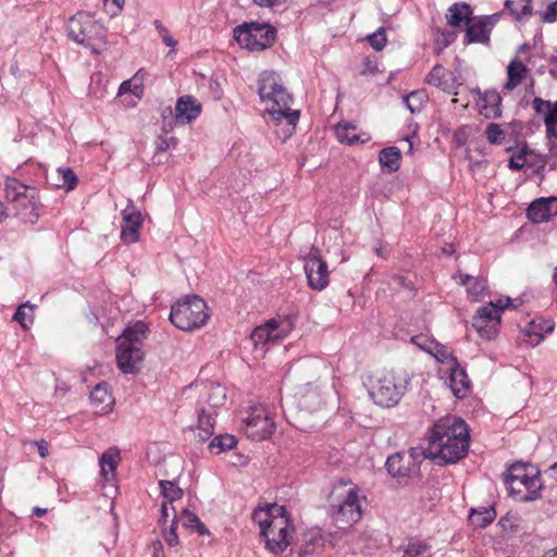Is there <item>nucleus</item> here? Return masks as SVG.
<instances>
[{
	"mask_svg": "<svg viewBox=\"0 0 557 557\" xmlns=\"http://www.w3.org/2000/svg\"><path fill=\"white\" fill-rule=\"evenodd\" d=\"M469 430L463 420L446 416L437 420L429 435L428 455L444 463L463 458L469 448Z\"/></svg>",
	"mask_w": 557,
	"mask_h": 557,
	"instance_id": "obj_1",
	"label": "nucleus"
},
{
	"mask_svg": "<svg viewBox=\"0 0 557 557\" xmlns=\"http://www.w3.org/2000/svg\"><path fill=\"white\" fill-rule=\"evenodd\" d=\"M259 95L268 114L276 122L277 126H283L284 138L289 137L296 128L299 112L289 108L292 97L276 73L264 72L260 76Z\"/></svg>",
	"mask_w": 557,
	"mask_h": 557,
	"instance_id": "obj_2",
	"label": "nucleus"
},
{
	"mask_svg": "<svg viewBox=\"0 0 557 557\" xmlns=\"http://www.w3.org/2000/svg\"><path fill=\"white\" fill-rule=\"evenodd\" d=\"M253 520L259 524L267 547L272 553H282L290 544L293 528L286 515V509L276 504L267 509L255 510Z\"/></svg>",
	"mask_w": 557,
	"mask_h": 557,
	"instance_id": "obj_3",
	"label": "nucleus"
},
{
	"mask_svg": "<svg viewBox=\"0 0 557 557\" xmlns=\"http://www.w3.org/2000/svg\"><path fill=\"white\" fill-rule=\"evenodd\" d=\"M368 381L373 401L381 407H393L407 392L410 376L403 369H391L374 373Z\"/></svg>",
	"mask_w": 557,
	"mask_h": 557,
	"instance_id": "obj_4",
	"label": "nucleus"
},
{
	"mask_svg": "<svg viewBox=\"0 0 557 557\" xmlns=\"http://www.w3.org/2000/svg\"><path fill=\"white\" fill-rule=\"evenodd\" d=\"M508 494L517 502H532L542 490L541 473L532 465L515 463L505 476Z\"/></svg>",
	"mask_w": 557,
	"mask_h": 557,
	"instance_id": "obj_5",
	"label": "nucleus"
},
{
	"mask_svg": "<svg viewBox=\"0 0 557 557\" xmlns=\"http://www.w3.org/2000/svg\"><path fill=\"white\" fill-rule=\"evenodd\" d=\"M4 198L11 211L24 223L34 224L39 216V202L35 188L13 177L4 182Z\"/></svg>",
	"mask_w": 557,
	"mask_h": 557,
	"instance_id": "obj_6",
	"label": "nucleus"
},
{
	"mask_svg": "<svg viewBox=\"0 0 557 557\" xmlns=\"http://www.w3.org/2000/svg\"><path fill=\"white\" fill-rule=\"evenodd\" d=\"M70 38L90 49L95 53H100L107 45V33L104 27L88 14L78 13L73 16L67 24Z\"/></svg>",
	"mask_w": 557,
	"mask_h": 557,
	"instance_id": "obj_7",
	"label": "nucleus"
},
{
	"mask_svg": "<svg viewBox=\"0 0 557 557\" xmlns=\"http://www.w3.org/2000/svg\"><path fill=\"white\" fill-rule=\"evenodd\" d=\"M209 319L207 304L198 296L186 297L171 309V322L182 331H193L203 326Z\"/></svg>",
	"mask_w": 557,
	"mask_h": 557,
	"instance_id": "obj_8",
	"label": "nucleus"
},
{
	"mask_svg": "<svg viewBox=\"0 0 557 557\" xmlns=\"http://www.w3.org/2000/svg\"><path fill=\"white\" fill-rule=\"evenodd\" d=\"M327 372L325 362L319 358L306 357L292 364L288 371V379L293 389L324 385L322 377Z\"/></svg>",
	"mask_w": 557,
	"mask_h": 557,
	"instance_id": "obj_9",
	"label": "nucleus"
},
{
	"mask_svg": "<svg viewBox=\"0 0 557 557\" xmlns=\"http://www.w3.org/2000/svg\"><path fill=\"white\" fill-rule=\"evenodd\" d=\"M234 38L244 49L262 51L274 42L275 30L267 24H243L234 29Z\"/></svg>",
	"mask_w": 557,
	"mask_h": 557,
	"instance_id": "obj_10",
	"label": "nucleus"
},
{
	"mask_svg": "<svg viewBox=\"0 0 557 557\" xmlns=\"http://www.w3.org/2000/svg\"><path fill=\"white\" fill-rule=\"evenodd\" d=\"M242 430L252 441H264L274 433L275 423L267 407L255 405L245 412Z\"/></svg>",
	"mask_w": 557,
	"mask_h": 557,
	"instance_id": "obj_11",
	"label": "nucleus"
},
{
	"mask_svg": "<svg viewBox=\"0 0 557 557\" xmlns=\"http://www.w3.org/2000/svg\"><path fill=\"white\" fill-rule=\"evenodd\" d=\"M511 299L509 297L499 298L495 302L491 301L487 306L481 307L473 317V327L484 338H493L498 333L502 312L509 307Z\"/></svg>",
	"mask_w": 557,
	"mask_h": 557,
	"instance_id": "obj_12",
	"label": "nucleus"
},
{
	"mask_svg": "<svg viewBox=\"0 0 557 557\" xmlns=\"http://www.w3.org/2000/svg\"><path fill=\"white\" fill-rule=\"evenodd\" d=\"M294 329L293 321L287 317H278L257 326L251 333V341L258 348H265L284 339Z\"/></svg>",
	"mask_w": 557,
	"mask_h": 557,
	"instance_id": "obj_13",
	"label": "nucleus"
},
{
	"mask_svg": "<svg viewBox=\"0 0 557 557\" xmlns=\"http://www.w3.org/2000/svg\"><path fill=\"white\" fill-rule=\"evenodd\" d=\"M366 497L360 495L357 487H349L337 505L334 519L337 523L350 525L358 522L362 516V503Z\"/></svg>",
	"mask_w": 557,
	"mask_h": 557,
	"instance_id": "obj_14",
	"label": "nucleus"
},
{
	"mask_svg": "<svg viewBox=\"0 0 557 557\" xmlns=\"http://www.w3.org/2000/svg\"><path fill=\"white\" fill-rule=\"evenodd\" d=\"M115 359L117 368L124 374H136L144 367L145 352L141 347L116 343Z\"/></svg>",
	"mask_w": 557,
	"mask_h": 557,
	"instance_id": "obj_15",
	"label": "nucleus"
},
{
	"mask_svg": "<svg viewBox=\"0 0 557 557\" xmlns=\"http://www.w3.org/2000/svg\"><path fill=\"white\" fill-rule=\"evenodd\" d=\"M532 107L537 114L543 115L549 151L557 150V100L552 102L535 97L532 101Z\"/></svg>",
	"mask_w": 557,
	"mask_h": 557,
	"instance_id": "obj_16",
	"label": "nucleus"
},
{
	"mask_svg": "<svg viewBox=\"0 0 557 557\" xmlns=\"http://www.w3.org/2000/svg\"><path fill=\"white\" fill-rule=\"evenodd\" d=\"M304 268L310 288L314 290H322L329 285L327 264L318 256L317 252L311 251L305 258Z\"/></svg>",
	"mask_w": 557,
	"mask_h": 557,
	"instance_id": "obj_17",
	"label": "nucleus"
},
{
	"mask_svg": "<svg viewBox=\"0 0 557 557\" xmlns=\"http://www.w3.org/2000/svg\"><path fill=\"white\" fill-rule=\"evenodd\" d=\"M323 387L324 385H314L295 388L294 399L299 410L313 413L322 409L326 401Z\"/></svg>",
	"mask_w": 557,
	"mask_h": 557,
	"instance_id": "obj_18",
	"label": "nucleus"
},
{
	"mask_svg": "<svg viewBox=\"0 0 557 557\" xmlns=\"http://www.w3.org/2000/svg\"><path fill=\"white\" fill-rule=\"evenodd\" d=\"M123 224L121 238L126 244L136 243L139 238V230L143 225V215L132 200H128L127 207L122 211Z\"/></svg>",
	"mask_w": 557,
	"mask_h": 557,
	"instance_id": "obj_19",
	"label": "nucleus"
},
{
	"mask_svg": "<svg viewBox=\"0 0 557 557\" xmlns=\"http://www.w3.org/2000/svg\"><path fill=\"white\" fill-rule=\"evenodd\" d=\"M386 469L393 476L405 478L418 472L419 467L414 460L413 453H397L387 458Z\"/></svg>",
	"mask_w": 557,
	"mask_h": 557,
	"instance_id": "obj_20",
	"label": "nucleus"
},
{
	"mask_svg": "<svg viewBox=\"0 0 557 557\" xmlns=\"http://www.w3.org/2000/svg\"><path fill=\"white\" fill-rule=\"evenodd\" d=\"M498 20V15L471 18L466 29V42H485L490 38V30Z\"/></svg>",
	"mask_w": 557,
	"mask_h": 557,
	"instance_id": "obj_21",
	"label": "nucleus"
},
{
	"mask_svg": "<svg viewBox=\"0 0 557 557\" xmlns=\"http://www.w3.org/2000/svg\"><path fill=\"white\" fill-rule=\"evenodd\" d=\"M479 112L485 119L495 120L502 116V97L495 89L476 91Z\"/></svg>",
	"mask_w": 557,
	"mask_h": 557,
	"instance_id": "obj_22",
	"label": "nucleus"
},
{
	"mask_svg": "<svg viewBox=\"0 0 557 557\" xmlns=\"http://www.w3.org/2000/svg\"><path fill=\"white\" fill-rule=\"evenodd\" d=\"M527 214L533 223L547 222L557 215V197L540 198L533 201L528 208Z\"/></svg>",
	"mask_w": 557,
	"mask_h": 557,
	"instance_id": "obj_23",
	"label": "nucleus"
},
{
	"mask_svg": "<svg viewBox=\"0 0 557 557\" xmlns=\"http://www.w3.org/2000/svg\"><path fill=\"white\" fill-rule=\"evenodd\" d=\"M426 83L431 86L442 89L447 94L457 95V87L459 86L455 74L445 70L441 65H435L426 76Z\"/></svg>",
	"mask_w": 557,
	"mask_h": 557,
	"instance_id": "obj_24",
	"label": "nucleus"
},
{
	"mask_svg": "<svg viewBox=\"0 0 557 557\" xmlns=\"http://www.w3.org/2000/svg\"><path fill=\"white\" fill-rule=\"evenodd\" d=\"M201 113L200 102L191 96L178 98L175 106V120L180 124H188L196 120Z\"/></svg>",
	"mask_w": 557,
	"mask_h": 557,
	"instance_id": "obj_25",
	"label": "nucleus"
},
{
	"mask_svg": "<svg viewBox=\"0 0 557 557\" xmlns=\"http://www.w3.org/2000/svg\"><path fill=\"white\" fill-rule=\"evenodd\" d=\"M89 398L96 413L106 414L112 411L114 397L107 383L102 382L96 385Z\"/></svg>",
	"mask_w": 557,
	"mask_h": 557,
	"instance_id": "obj_26",
	"label": "nucleus"
},
{
	"mask_svg": "<svg viewBox=\"0 0 557 557\" xmlns=\"http://www.w3.org/2000/svg\"><path fill=\"white\" fill-rule=\"evenodd\" d=\"M530 76V70L519 59H513L507 66V81L503 91L510 92Z\"/></svg>",
	"mask_w": 557,
	"mask_h": 557,
	"instance_id": "obj_27",
	"label": "nucleus"
},
{
	"mask_svg": "<svg viewBox=\"0 0 557 557\" xmlns=\"http://www.w3.org/2000/svg\"><path fill=\"white\" fill-rule=\"evenodd\" d=\"M449 371V387L453 394L459 398H465L470 391V380L466 371L458 364L447 369Z\"/></svg>",
	"mask_w": 557,
	"mask_h": 557,
	"instance_id": "obj_28",
	"label": "nucleus"
},
{
	"mask_svg": "<svg viewBox=\"0 0 557 557\" xmlns=\"http://www.w3.org/2000/svg\"><path fill=\"white\" fill-rule=\"evenodd\" d=\"M335 135L338 141L347 145L367 143L370 136L367 133H357V126L350 122H341L335 126Z\"/></svg>",
	"mask_w": 557,
	"mask_h": 557,
	"instance_id": "obj_29",
	"label": "nucleus"
},
{
	"mask_svg": "<svg viewBox=\"0 0 557 557\" xmlns=\"http://www.w3.org/2000/svg\"><path fill=\"white\" fill-rule=\"evenodd\" d=\"M121 461V454L116 447H110L99 458L100 474L110 482L115 478L116 468Z\"/></svg>",
	"mask_w": 557,
	"mask_h": 557,
	"instance_id": "obj_30",
	"label": "nucleus"
},
{
	"mask_svg": "<svg viewBox=\"0 0 557 557\" xmlns=\"http://www.w3.org/2000/svg\"><path fill=\"white\" fill-rule=\"evenodd\" d=\"M148 327L143 321H136L128 324L122 335L116 339V343L132 344L133 346L141 347L147 337Z\"/></svg>",
	"mask_w": 557,
	"mask_h": 557,
	"instance_id": "obj_31",
	"label": "nucleus"
},
{
	"mask_svg": "<svg viewBox=\"0 0 557 557\" xmlns=\"http://www.w3.org/2000/svg\"><path fill=\"white\" fill-rule=\"evenodd\" d=\"M472 10L469 4L454 3L446 14L447 23L453 27H463L470 23Z\"/></svg>",
	"mask_w": 557,
	"mask_h": 557,
	"instance_id": "obj_32",
	"label": "nucleus"
},
{
	"mask_svg": "<svg viewBox=\"0 0 557 557\" xmlns=\"http://www.w3.org/2000/svg\"><path fill=\"white\" fill-rule=\"evenodd\" d=\"M460 283L468 286V297L473 301H479L487 294L486 282L482 278L471 275L460 276Z\"/></svg>",
	"mask_w": 557,
	"mask_h": 557,
	"instance_id": "obj_33",
	"label": "nucleus"
},
{
	"mask_svg": "<svg viewBox=\"0 0 557 557\" xmlns=\"http://www.w3.org/2000/svg\"><path fill=\"white\" fill-rule=\"evenodd\" d=\"M400 150L397 147H387L380 151L379 162L382 170L393 173L400 166Z\"/></svg>",
	"mask_w": 557,
	"mask_h": 557,
	"instance_id": "obj_34",
	"label": "nucleus"
},
{
	"mask_svg": "<svg viewBox=\"0 0 557 557\" xmlns=\"http://www.w3.org/2000/svg\"><path fill=\"white\" fill-rule=\"evenodd\" d=\"M205 389L206 401L211 408L216 409L225 404L226 391L221 384L210 382L206 384Z\"/></svg>",
	"mask_w": 557,
	"mask_h": 557,
	"instance_id": "obj_35",
	"label": "nucleus"
},
{
	"mask_svg": "<svg viewBox=\"0 0 557 557\" xmlns=\"http://www.w3.org/2000/svg\"><path fill=\"white\" fill-rule=\"evenodd\" d=\"M425 348L426 352L432 355L438 362L446 364L447 369L457 363L456 358L453 356L448 347L441 343H429Z\"/></svg>",
	"mask_w": 557,
	"mask_h": 557,
	"instance_id": "obj_36",
	"label": "nucleus"
},
{
	"mask_svg": "<svg viewBox=\"0 0 557 557\" xmlns=\"http://www.w3.org/2000/svg\"><path fill=\"white\" fill-rule=\"evenodd\" d=\"M553 329V322L537 319L530 322L527 333L534 344H539L543 339L544 334L550 333Z\"/></svg>",
	"mask_w": 557,
	"mask_h": 557,
	"instance_id": "obj_37",
	"label": "nucleus"
},
{
	"mask_svg": "<svg viewBox=\"0 0 557 557\" xmlns=\"http://www.w3.org/2000/svg\"><path fill=\"white\" fill-rule=\"evenodd\" d=\"M405 557H433L431 545L422 540L412 539L404 550Z\"/></svg>",
	"mask_w": 557,
	"mask_h": 557,
	"instance_id": "obj_38",
	"label": "nucleus"
},
{
	"mask_svg": "<svg viewBox=\"0 0 557 557\" xmlns=\"http://www.w3.org/2000/svg\"><path fill=\"white\" fill-rule=\"evenodd\" d=\"M181 522L183 527L196 530L199 534H208L209 531L199 520L198 516L188 509H183L180 516H176V524Z\"/></svg>",
	"mask_w": 557,
	"mask_h": 557,
	"instance_id": "obj_39",
	"label": "nucleus"
},
{
	"mask_svg": "<svg viewBox=\"0 0 557 557\" xmlns=\"http://www.w3.org/2000/svg\"><path fill=\"white\" fill-rule=\"evenodd\" d=\"M496 517L493 508H479L472 509L469 516L471 523L476 528H484L490 524Z\"/></svg>",
	"mask_w": 557,
	"mask_h": 557,
	"instance_id": "obj_40",
	"label": "nucleus"
},
{
	"mask_svg": "<svg viewBox=\"0 0 557 557\" xmlns=\"http://www.w3.org/2000/svg\"><path fill=\"white\" fill-rule=\"evenodd\" d=\"M214 432L213 420L210 412L201 409L198 418L197 436L201 441L208 440Z\"/></svg>",
	"mask_w": 557,
	"mask_h": 557,
	"instance_id": "obj_41",
	"label": "nucleus"
},
{
	"mask_svg": "<svg viewBox=\"0 0 557 557\" xmlns=\"http://www.w3.org/2000/svg\"><path fill=\"white\" fill-rule=\"evenodd\" d=\"M237 441L233 435L225 434L215 436L209 444V449L213 454H221L236 446Z\"/></svg>",
	"mask_w": 557,
	"mask_h": 557,
	"instance_id": "obj_42",
	"label": "nucleus"
},
{
	"mask_svg": "<svg viewBox=\"0 0 557 557\" xmlns=\"http://www.w3.org/2000/svg\"><path fill=\"white\" fill-rule=\"evenodd\" d=\"M404 101L411 113H417L426 103L428 95L423 90L412 91L404 98Z\"/></svg>",
	"mask_w": 557,
	"mask_h": 557,
	"instance_id": "obj_43",
	"label": "nucleus"
},
{
	"mask_svg": "<svg viewBox=\"0 0 557 557\" xmlns=\"http://www.w3.org/2000/svg\"><path fill=\"white\" fill-rule=\"evenodd\" d=\"M140 71H138L132 79L124 81L119 87V96H123L127 92L134 94L137 98L143 96V83L139 78Z\"/></svg>",
	"mask_w": 557,
	"mask_h": 557,
	"instance_id": "obj_44",
	"label": "nucleus"
},
{
	"mask_svg": "<svg viewBox=\"0 0 557 557\" xmlns=\"http://www.w3.org/2000/svg\"><path fill=\"white\" fill-rule=\"evenodd\" d=\"M57 174L59 181L57 186L60 188H65L66 190H72L75 188L77 184V176L74 171L70 168H59L57 170Z\"/></svg>",
	"mask_w": 557,
	"mask_h": 557,
	"instance_id": "obj_45",
	"label": "nucleus"
},
{
	"mask_svg": "<svg viewBox=\"0 0 557 557\" xmlns=\"http://www.w3.org/2000/svg\"><path fill=\"white\" fill-rule=\"evenodd\" d=\"M159 485L166 504H172L174 500H177L183 496V490L172 481L162 480Z\"/></svg>",
	"mask_w": 557,
	"mask_h": 557,
	"instance_id": "obj_46",
	"label": "nucleus"
},
{
	"mask_svg": "<svg viewBox=\"0 0 557 557\" xmlns=\"http://www.w3.org/2000/svg\"><path fill=\"white\" fill-rule=\"evenodd\" d=\"M506 7L517 18L532 14L531 0H507Z\"/></svg>",
	"mask_w": 557,
	"mask_h": 557,
	"instance_id": "obj_47",
	"label": "nucleus"
},
{
	"mask_svg": "<svg viewBox=\"0 0 557 557\" xmlns=\"http://www.w3.org/2000/svg\"><path fill=\"white\" fill-rule=\"evenodd\" d=\"M34 308L35 306L29 302L21 305L14 313L13 319L18 322L22 327L27 329L34 321Z\"/></svg>",
	"mask_w": 557,
	"mask_h": 557,
	"instance_id": "obj_48",
	"label": "nucleus"
},
{
	"mask_svg": "<svg viewBox=\"0 0 557 557\" xmlns=\"http://www.w3.org/2000/svg\"><path fill=\"white\" fill-rule=\"evenodd\" d=\"M485 136L491 145H503L507 134L499 124L490 123L485 128Z\"/></svg>",
	"mask_w": 557,
	"mask_h": 557,
	"instance_id": "obj_49",
	"label": "nucleus"
},
{
	"mask_svg": "<svg viewBox=\"0 0 557 557\" xmlns=\"http://www.w3.org/2000/svg\"><path fill=\"white\" fill-rule=\"evenodd\" d=\"M368 41L375 50H382L386 44V35L384 29H379L377 32L368 36Z\"/></svg>",
	"mask_w": 557,
	"mask_h": 557,
	"instance_id": "obj_50",
	"label": "nucleus"
},
{
	"mask_svg": "<svg viewBox=\"0 0 557 557\" xmlns=\"http://www.w3.org/2000/svg\"><path fill=\"white\" fill-rule=\"evenodd\" d=\"M163 537L169 546H176L178 544V536L176 534V516L172 519L170 529L163 531Z\"/></svg>",
	"mask_w": 557,
	"mask_h": 557,
	"instance_id": "obj_51",
	"label": "nucleus"
},
{
	"mask_svg": "<svg viewBox=\"0 0 557 557\" xmlns=\"http://www.w3.org/2000/svg\"><path fill=\"white\" fill-rule=\"evenodd\" d=\"M104 8L111 16H115L123 8L124 0H103Z\"/></svg>",
	"mask_w": 557,
	"mask_h": 557,
	"instance_id": "obj_52",
	"label": "nucleus"
},
{
	"mask_svg": "<svg viewBox=\"0 0 557 557\" xmlns=\"http://www.w3.org/2000/svg\"><path fill=\"white\" fill-rule=\"evenodd\" d=\"M542 20L547 23L557 21V0L552 2L547 9L542 13Z\"/></svg>",
	"mask_w": 557,
	"mask_h": 557,
	"instance_id": "obj_53",
	"label": "nucleus"
},
{
	"mask_svg": "<svg viewBox=\"0 0 557 557\" xmlns=\"http://www.w3.org/2000/svg\"><path fill=\"white\" fill-rule=\"evenodd\" d=\"M525 165V158L522 151L513 154L509 160V168L513 170H521Z\"/></svg>",
	"mask_w": 557,
	"mask_h": 557,
	"instance_id": "obj_54",
	"label": "nucleus"
},
{
	"mask_svg": "<svg viewBox=\"0 0 557 557\" xmlns=\"http://www.w3.org/2000/svg\"><path fill=\"white\" fill-rule=\"evenodd\" d=\"M170 510L173 511V518L175 516H177L176 511H175V508L173 506H169L166 504V502H163L162 503V506H161V517L159 519V523H164L166 521V519L169 518L170 516Z\"/></svg>",
	"mask_w": 557,
	"mask_h": 557,
	"instance_id": "obj_55",
	"label": "nucleus"
},
{
	"mask_svg": "<svg viewBox=\"0 0 557 557\" xmlns=\"http://www.w3.org/2000/svg\"><path fill=\"white\" fill-rule=\"evenodd\" d=\"M38 449V454L41 458H46L49 455V444L45 440L36 441L34 443Z\"/></svg>",
	"mask_w": 557,
	"mask_h": 557,
	"instance_id": "obj_56",
	"label": "nucleus"
},
{
	"mask_svg": "<svg viewBox=\"0 0 557 557\" xmlns=\"http://www.w3.org/2000/svg\"><path fill=\"white\" fill-rule=\"evenodd\" d=\"M469 133L468 126H461L455 132V138L459 145H463Z\"/></svg>",
	"mask_w": 557,
	"mask_h": 557,
	"instance_id": "obj_57",
	"label": "nucleus"
},
{
	"mask_svg": "<svg viewBox=\"0 0 557 557\" xmlns=\"http://www.w3.org/2000/svg\"><path fill=\"white\" fill-rule=\"evenodd\" d=\"M252 1H253V3H256L257 5L262 7V8H273V7L281 5L286 0H252Z\"/></svg>",
	"mask_w": 557,
	"mask_h": 557,
	"instance_id": "obj_58",
	"label": "nucleus"
},
{
	"mask_svg": "<svg viewBox=\"0 0 557 557\" xmlns=\"http://www.w3.org/2000/svg\"><path fill=\"white\" fill-rule=\"evenodd\" d=\"M412 343L416 344L419 348H421L422 350L426 351V348L425 346L429 344V343H435V341L433 339H429L422 335L420 336H414L412 337Z\"/></svg>",
	"mask_w": 557,
	"mask_h": 557,
	"instance_id": "obj_59",
	"label": "nucleus"
},
{
	"mask_svg": "<svg viewBox=\"0 0 557 557\" xmlns=\"http://www.w3.org/2000/svg\"><path fill=\"white\" fill-rule=\"evenodd\" d=\"M161 32L163 42L169 47H174L176 41L170 36L169 32L163 27H161Z\"/></svg>",
	"mask_w": 557,
	"mask_h": 557,
	"instance_id": "obj_60",
	"label": "nucleus"
},
{
	"mask_svg": "<svg viewBox=\"0 0 557 557\" xmlns=\"http://www.w3.org/2000/svg\"><path fill=\"white\" fill-rule=\"evenodd\" d=\"M176 143H177V140L175 138H170L169 140H162V143L158 146V150L159 151L166 150L171 146H175Z\"/></svg>",
	"mask_w": 557,
	"mask_h": 557,
	"instance_id": "obj_61",
	"label": "nucleus"
},
{
	"mask_svg": "<svg viewBox=\"0 0 557 557\" xmlns=\"http://www.w3.org/2000/svg\"><path fill=\"white\" fill-rule=\"evenodd\" d=\"M10 212H12L10 207L8 205L4 206L0 200V222L3 221Z\"/></svg>",
	"mask_w": 557,
	"mask_h": 557,
	"instance_id": "obj_62",
	"label": "nucleus"
},
{
	"mask_svg": "<svg viewBox=\"0 0 557 557\" xmlns=\"http://www.w3.org/2000/svg\"><path fill=\"white\" fill-rule=\"evenodd\" d=\"M550 475L557 480V462L549 468Z\"/></svg>",
	"mask_w": 557,
	"mask_h": 557,
	"instance_id": "obj_63",
	"label": "nucleus"
},
{
	"mask_svg": "<svg viewBox=\"0 0 557 557\" xmlns=\"http://www.w3.org/2000/svg\"><path fill=\"white\" fill-rule=\"evenodd\" d=\"M543 557H557V548L547 550Z\"/></svg>",
	"mask_w": 557,
	"mask_h": 557,
	"instance_id": "obj_64",
	"label": "nucleus"
}]
</instances>
